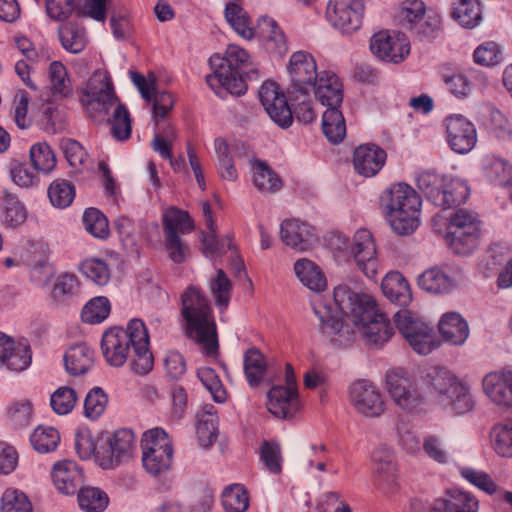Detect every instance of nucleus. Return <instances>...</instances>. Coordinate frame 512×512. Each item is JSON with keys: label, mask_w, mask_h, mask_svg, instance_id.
<instances>
[{"label": "nucleus", "mask_w": 512, "mask_h": 512, "mask_svg": "<svg viewBox=\"0 0 512 512\" xmlns=\"http://www.w3.org/2000/svg\"><path fill=\"white\" fill-rule=\"evenodd\" d=\"M333 298L342 313L341 319L322 301L313 304V311L320 321L321 333L334 345L346 346L353 340L354 330L349 322L353 323L365 344L372 348L382 347L394 334L389 320L369 295L355 292L347 285H339L334 289Z\"/></svg>", "instance_id": "nucleus-1"}, {"label": "nucleus", "mask_w": 512, "mask_h": 512, "mask_svg": "<svg viewBox=\"0 0 512 512\" xmlns=\"http://www.w3.org/2000/svg\"><path fill=\"white\" fill-rule=\"evenodd\" d=\"M131 347L134 352L131 369L136 374L146 375L153 368L154 358L149 351V335L142 320L132 319L126 329L114 327L102 336V353L110 366L121 367L126 362Z\"/></svg>", "instance_id": "nucleus-2"}, {"label": "nucleus", "mask_w": 512, "mask_h": 512, "mask_svg": "<svg viewBox=\"0 0 512 512\" xmlns=\"http://www.w3.org/2000/svg\"><path fill=\"white\" fill-rule=\"evenodd\" d=\"M181 300L187 335L200 344L207 355H216L219 349L216 324L206 296L191 285L182 294Z\"/></svg>", "instance_id": "nucleus-3"}, {"label": "nucleus", "mask_w": 512, "mask_h": 512, "mask_svg": "<svg viewBox=\"0 0 512 512\" xmlns=\"http://www.w3.org/2000/svg\"><path fill=\"white\" fill-rule=\"evenodd\" d=\"M422 200L406 183H397L384 190L380 207L392 230L401 236L412 234L420 224Z\"/></svg>", "instance_id": "nucleus-4"}, {"label": "nucleus", "mask_w": 512, "mask_h": 512, "mask_svg": "<svg viewBox=\"0 0 512 512\" xmlns=\"http://www.w3.org/2000/svg\"><path fill=\"white\" fill-rule=\"evenodd\" d=\"M309 93L310 91L287 93V99L275 82L267 81L261 85L258 94L271 120L285 129L291 126L294 117L305 124L313 121L315 114Z\"/></svg>", "instance_id": "nucleus-5"}, {"label": "nucleus", "mask_w": 512, "mask_h": 512, "mask_svg": "<svg viewBox=\"0 0 512 512\" xmlns=\"http://www.w3.org/2000/svg\"><path fill=\"white\" fill-rule=\"evenodd\" d=\"M209 63L215 71L206 76L207 84L215 89L223 87L232 95L240 96L247 90L245 74L251 78L256 73L254 68H249L252 63L248 53L237 45H229L225 57H211Z\"/></svg>", "instance_id": "nucleus-6"}, {"label": "nucleus", "mask_w": 512, "mask_h": 512, "mask_svg": "<svg viewBox=\"0 0 512 512\" xmlns=\"http://www.w3.org/2000/svg\"><path fill=\"white\" fill-rule=\"evenodd\" d=\"M165 248L175 263L185 261L189 249L181 236L194 229L193 220L188 212L174 206L165 209L162 215Z\"/></svg>", "instance_id": "nucleus-7"}, {"label": "nucleus", "mask_w": 512, "mask_h": 512, "mask_svg": "<svg viewBox=\"0 0 512 512\" xmlns=\"http://www.w3.org/2000/svg\"><path fill=\"white\" fill-rule=\"evenodd\" d=\"M481 222L466 209L450 214V250L458 256L470 255L478 246Z\"/></svg>", "instance_id": "nucleus-8"}, {"label": "nucleus", "mask_w": 512, "mask_h": 512, "mask_svg": "<svg viewBox=\"0 0 512 512\" xmlns=\"http://www.w3.org/2000/svg\"><path fill=\"white\" fill-rule=\"evenodd\" d=\"M397 329L415 352L427 355L439 347L441 341L432 329L408 310H399L393 316Z\"/></svg>", "instance_id": "nucleus-9"}, {"label": "nucleus", "mask_w": 512, "mask_h": 512, "mask_svg": "<svg viewBox=\"0 0 512 512\" xmlns=\"http://www.w3.org/2000/svg\"><path fill=\"white\" fill-rule=\"evenodd\" d=\"M386 386L394 403L404 412L418 414L423 410L425 399L405 371L397 369L387 372Z\"/></svg>", "instance_id": "nucleus-10"}, {"label": "nucleus", "mask_w": 512, "mask_h": 512, "mask_svg": "<svg viewBox=\"0 0 512 512\" xmlns=\"http://www.w3.org/2000/svg\"><path fill=\"white\" fill-rule=\"evenodd\" d=\"M80 102L86 106L91 118L107 116L111 106L118 102L110 77L102 72L94 73L87 82Z\"/></svg>", "instance_id": "nucleus-11"}, {"label": "nucleus", "mask_w": 512, "mask_h": 512, "mask_svg": "<svg viewBox=\"0 0 512 512\" xmlns=\"http://www.w3.org/2000/svg\"><path fill=\"white\" fill-rule=\"evenodd\" d=\"M134 434L129 429H119L100 438L97 463L103 469H114L132 457Z\"/></svg>", "instance_id": "nucleus-12"}, {"label": "nucleus", "mask_w": 512, "mask_h": 512, "mask_svg": "<svg viewBox=\"0 0 512 512\" xmlns=\"http://www.w3.org/2000/svg\"><path fill=\"white\" fill-rule=\"evenodd\" d=\"M337 249L349 250L353 256L356 265L363 274L373 279L377 274V257H376V245L373 240L372 234L366 229L358 230L350 242L347 238L337 236Z\"/></svg>", "instance_id": "nucleus-13"}, {"label": "nucleus", "mask_w": 512, "mask_h": 512, "mask_svg": "<svg viewBox=\"0 0 512 512\" xmlns=\"http://www.w3.org/2000/svg\"><path fill=\"white\" fill-rule=\"evenodd\" d=\"M364 10L363 0H329L326 18L333 27L350 34L360 28Z\"/></svg>", "instance_id": "nucleus-14"}, {"label": "nucleus", "mask_w": 512, "mask_h": 512, "mask_svg": "<svg viewBox=\"0 0 512 512\" xmlns=\"http://www.w3.org/2000/svg\"><path fill=\"white\" fill-rule=\"evenodd\" d=\"M370 51L379 60L398 64L410 53V45L404 34L380 31L370 39Z\"/></svg>", "instance_id": "nucleus-15"}, {"label": "nucleus", "mask_w": 512, "mask_h": 512, "mask_svg": "<svg viewBox=\"0 0 512 512\" xmlns=\"http://www.w3.org/2000/svg\"><path fill=\"white\" fill-rule=\"evenodd\" d=\"M288 73L291 83L287 93L292 94L301 91H311L313 83L319 75L315 59L305 51H297L291 55Z\"/></svg>", "instance_id": "nucleus-16"}, {"label": "nucleus", "mask_w": 512, "mask_h": 512, "mask_svg": "<svg viewBox=\"0 0 512 512\" xmlns=\"http://www.w3.org/2000/svg\"><path fill=\"white\" fill-rule=\"evenodd\" d=\"M401 16L407 28L420 37H430L438 30L440 19L427 13L422 0H405L401 7Z\"/></svg>", "instance_id": "nucleus-17"}, {"label": "nucleus", "mask_w": 512, "mask_h": 512, "mask_svg": "<svg viewBox=\"0 0 512 512\" xmlns=\"http://www.w3.org/2000/svg\"><path fill=\"white\" fill-rule=\"evenodd\" d=\"M349 399L360 414L378 417L385 410V403L380 391L368 380H358L349 387Z\"/></svg>", "instance_id": "nucleus-18"}, {"label": "nucleus", "mask_w": 512, "mask_h": 512, "mask_svg": "<svg viewBox=\"0 0 512 512\" xmlns=\"http://www.w3.org/2000/svg\"><path fill=\"white\" fill-rule=\"evenodd\" d=\"M280 238L286 246L299 252L307 251L317 242L313 227L298 219H287L281 223Z\"/></svg>", "instance_id": "nucleus-19"}, {"label": "nucleus", "mask_w": 512, "mask_h": 512, "mask_svg": "<svg viewBox=\"0 0 512 512\" xmlns=\"http://www.w3.org/2000/svg\"><path fill=\"white\" fill-rule=\"evenodd\" d=\"M485 394L495 404L512 406V371H493L485 375L482 381Z\"/></svg>", "instance_id": "nucleus-20"}, {"label": "nucleus", "mask_w": 512, "mask_h": 512, "mask_svg": "<svg viewBox=\"0 0 512 512\" xmlns=\"http://www.w3.org/2000/svg\"><path fill=\"white\" fill-rule=\"evenodd\" d=\"M375 465L374 484L382 491L391 490L396 485V465L394 455L386 445H379L372 453Z\"/></svg>", "instance_id": "nucleus-21"}, {"label": "nucleus", "mask_w": 512, "mask_h": 512, "mask_svg": "<svg viewBox=\"0 0 512 512\" xmlns=\"http://www.w3.org/2000/svg\"><path fill=\"white\" fill-rule=\"evenodd\" d=\"M268 399L269 412L278 418H292L299 410L297 389L275 385L269 390Z\"/></svg>", "instance_id": "nucleus-22"}, {"label": "nucleus", "mask_w": 512, "mask_h": 512, "mask_svg": "<svg viewBox=\"0 0 512 512\" xmlns=\"http://www.w3.org/2000/svg\"><path fill=\"white\" fill-rule=\"evenodd\" d=\"M312 90L316 99L327 108L339 107L343 101V88L339 77L330 71H321Z\"/></svg>", "instance_id": "nucleus-23"}, {"label": "nucleus", "mask_w": 512, "mask_h": 512, "mask_svg": "<svg viewBox=\"0 0 512 512\" xmlns=\"http://www.w3.org/2000/svg\"><path fill=\"white\" fill-rule=\"evenodd\" d=\"M474 125L460 114L450 115V148L459 154L470 152L476 144Z\"/></svg>", "instance_id": "nucleus-24"}, {"label": "nucleus", "mask_w": 512, "mask_h": 512, "mask_svg": "<svg viewBox=\"0 0 512 512\" xmlns=\"http://www.w3.org/2000/svg\"><path fill=\"white\" fill-rule=\"evenodd\" d=\"M385 160L386 152L375 144H363L354 151V168L365 177L376 175L383 167Z\"/></svg>", "instance_id": "nucleus-25"}, {"label": "nucleus", "mask_w": 512, "mask_h": 512, "mask_svg": "<svg viewBox=\"0 0 512 512\" xmlns=\"http://www.w3.org/2000/svg\"><path fill=\"white\" fill-rule=\"evenodd\" d=\"M476 402L469 384L450 373V416H462L475 408Z\"/></svg>", "instance_id": "nucleus-26"}, {"label": "nucleus", "mask_w": 512, "mask_h": 512, "mask_svg": "<svg viewBox=\"0 0 512 512\" xmlns=\"http://www.w3.org/2000/svg\"><path fill=\"white\" fill-rule=\"evenodd\" d=\"M52 479L61 493L71 495L81 487L82 471L72 461H61L54 465Z\"/></svg>", "instance_id": "nucleus-27"}, {"label": "nucleus", "mask_w": 512, "mask_h": 512, "mask_svg": "<svg viewBox=\"0 0 512 512\" xmlns=\"http://www.w3.org/2000/svg\"><path fill=\"white\" fill-rule=\"evenodd\" d=\"M416 185L435 206L447 204V183L443 175L425 171L416 177Z\"/></svg>", "instance_id": "nucleus-28"}, {"label": "nucleus", "mask_w": 512, "mask_h": 512, "mask_svg": "<svg viewBox=\"0 0 512 512\" xmlns=\"http://www.w3.org/2000/svg\"><path fill=\"white\" fill-rule=\"evenodd\" d=\"M383 294L392 302L405 307L412 300V292L408 281L398 271H391L382 280Z\"/></svg>", "instance_id": "nucleus-29"}, {"label": "nucleus", "mask_w": 512, "mask_h": 512, "mask_svg": "<svg viewBox=\"0 0 512 512\" xmlns=\"http://www.w3.org/2000/svg\"><path fill=\"white\" fill-rule=\"evenodd\" d=\"M94 352L85 343L71 346L64 355L66 371L73 376L85 374L93 365Z\"/></svg>", "instance_id": "nucleus-30"}, {"label": "nucleus", "mask_w": 512, "mask_h": 512, "mask_svg": "<svg viewBox=\"0 0 512 512\" xmlns=\"http://www.w3.org/2000/svg\"><path fill=\"white\" fill-rule=\"evenodd\" d=\"M58 37L61 46L72 54L82 52L87 44L86 29L74 21L59 26Z\"/></svg>", "instance_id": "nucleus-31"}, {"label": "nucleus", "mask_w": 512, "mask_h": 512, "mask_svg": "<svg viewBox=\"0 0 512 512\" xmlns=\"http://www.w3.org/2000/svg\"><path fill=\"white\" fill-rule=\"evenodd\" d=\"M294 271L300 282L313 291H322L326 287V279L311 260L302 258L295 262Z\"/></svg>", "instance_id": "nucleus-32"}, {"label": "nucleus", "mask_w": 512, "mask_h": 512, "mask_svg": "<svg viewBox=\"0 0 512 512\" xmlns=\"http://www.w3.org/2000/svg\"><path fill=\"white\" fill-rule=\"evenodd\" d=\"M338 108H327L322 116L323 133L333 144L340 143L346 135L345 120Z\"/></svg>", "instance_id": "nucleus-33"}, {"label": "nucleus", "mask_w": 512, "mask_h": 512, "mask_svg": "<svg viewBox=\"0 0 512 512\" xmlns=\"http://www.w3.org/2000/svg\"><path fill=\"white\" fill-rule=\"evenodd\" d=\"M483 169L491 182L512 187V166L506 160L494 155L486 156Z\"/></svg>", "instance_id": "nucleus-34"}, {"label": "nucleus", "mask_w": 512, "mask_h": 512, "mask_svg": "<svg viewBox=\"0 0 512 512\" xmlns=\"http://www.w3.org/2000/svg\"><path fill=\"white\" fill-rule=\"evenodd\" d=\"M4 196L0 202V219L8 227H18L26 219V211L19 202L18 198L4 191Z\"/></svg>", "instance_id": "nucleus-35"}, {"label": "nucleus", "mask_w": 512, "mask_h": 512, "mask_svg": "<svg viewBox=\"0 0 512 512\" xmlns=\"http://www.w3.org/2000/svg\"><path fill=\"white\" fill-rule=\"evenodd\" d=\"M417 285L431 295L444 294L448 290V276L440 267H431L418 276Z\"/></svg>", "instance_id": "nucleus-36"}, {"label": "nucleus", "mask_w": 512, "mask_h": 512, "mask_svg": "<svg viewBox=\"0 0 512 512\" xmlns=\"http://www.w3.org/2000/svg\"><path fill=\"white\" fill-rule=\"evenodd\" d=\"M225 18L233 30L244 39L254 36L247 12L237 3L229 2L225 7Z\"/></svg>", "instance_id": "nucleus-37"}, {"label": "nucleus", "mask_w": 512, "mask_h": 512, "mask_svg": "<svg viewBox=\"0 0 512 512\" xmlns=\"http://www.w3.org/2000/svg\"><path fill=\"white\" fill-rule=\"evenodd\" d=\"M253 183L262 192L274 193L282 187L279 176L266 162L255 160L253 164Z\"/></svg>", "instance_id": "nucleus-38"}, {"label": "nucleus", "mask_w": 512, "mask_h": 512, "mask_svg": "<svg viewBox=\"0 0 512 512\" xmlns=\"http://www.w3.org/2000/svg\"><path fill=\"white\" fill-rule=\"evenodd\" d=\"M424 380L431 396L439 403L443 402L448 392V369L444 366H431Z\"/></svg>", "instance_id": "nucleus-39"}, {"label": "nucleus", "mask_w": 512, "mask_h": 512, "mask_svg": "<svg viewBox=\"0 0 512 512\" xmlns=\"http://www.w3.org/2000/svg\"><path fill=\"white\" fill-rule=\"evenodd\" d=\"M77 491L79 506L86 512H103L109 504L108 495L100 488L81 486Z\"/></svg>", "instance_id": "nucleus-40"}, {"label": "nucleus", "mask_w": 512, "mask_h": 512, "mask_svg": "<svg viewBox=\"0 0 512 512\" xmlns=\"http://www.w3.org/2000/svg\"><path fill=\"white\" fill-rule=\"evenodd\" d=\"M267 366L263 354L256 348L248 349L244 354V372L250 386L257 387Z\"/></svg>", "instance_id": "nucleus-41"}, {"label": "nucleus", "mask_w": 512, "mask_h": 512, "mask_svg": "<svg viewBox=\"0 0 512 512\" xmlns=\"http://www.w3.org/2000/svg\"><path fill=\"white\" fill-rule=\"evenodd\" d=\"M221 502L226 512H246L249 507V495L241 484H232L223 490Z\"/></svg>", "instance_id": "nucleus-42"}, {"label": "nucleus", "mask_w": 512, "mask_h": 512, "mask_svg": "<svg viewBox=\"0 0 512 512\" xmlns=\"http://www.w3.org/2000/svg\"><path fill=\"white\" fill-rule=\"evenodd\" d=\"M452 17L464 28L472 29L482 19L478 0H460L454 7Z\"/></svg>", "instance_id": "nucleus-43"}, {"label": "nucleus", "mask_w": 512, "mask_h": 512, "mask_svg": "<svg viewBox=\"0 0 512 512\" xmlns=\"http://www.w3.org/2000/svg\"><path fill=\"white\" fill-rule=\"evenodd\" d=\"M107 120L111 124V133L115 139L125 141L130 138L132 131L131 118L124 104L118 102L111 118Z\"/></svg>", "instance_id": "nucleus-44"}, {"label": "nucleus", "mask_w": 512, "mask_h": 512, "mask_svg": "<svg viewBox=\"0 0 512 512\" xmlns=\"http://www.w3.org/2000/svg\"><path fill=\"white\" fill-rule=\"evenodd\" d=\"M32 361V353L30 346L26 340L14 341V348L7 355L4 365L15 372L26 370Z\"/></svg>", "instance_id": "nucleus-45"}, {"label": "nucleus", "mask_w": 512, "mask_h": 512, "mask_svg": "<svg viewBox=\"0 0 512 512\" xmlns=\"http://www.w3.org/2000/svg\"><path fill=\"white\" fill-rule=\"evenodd\" d=\"M30 442L33 448L39 453H49L58 446L60 435L53 427L39 426L31 435Z\"/></svg>", "instance_id": "nucleus-46"}, {"label": "nucleus", "mask_w": 512, "mask_h": 512, "mask_svg": "<svg viewBox=\"0 0 512 512\" xmlns=\"http://www.w3.org/2000/svg\"><path fill=\"white\" fill-rule=\"evenodd\" d=\"M48 197L53 206L66 208L72 203L75 197L74 186L66 180H55L48 188Z\"/></svg>", "instance_id": "nucleus-47"}, {"label": "nucleus", "mask_w": 512, "mask_h": 512, "mask_svg": "<svg viewBox=\"0 0 512 512\" xmlns=\"http://www.w3.org/2000/svg\"><path fill=\"white\" fill-rule=\"evenodd\" d=\"M48 74L53 94L67 97L72 88L65 66L59 61H53L49 66Z\"/></svg>", "instance_id": "nucleus-48"}, {"label": "nucleus", "mask_w": 512, "mask_h": 512, "mask_svg": "<svg viewBox=\"0 0 512 512\" xmlns=\"http://www.w3.org/2000/svg\"><path fill=\"white\" fill-rule=\"evenodd\" d=\"M30 160L35 170L48 173L56 165L55 155L46 143L34 144L30 149Z\"/></svg>", "instance_id": "nucleus-49"}, {"label": "nucleus", "mask_w": 512, "mask_h": 512, "mask_svg": "<svg viewBox=\"0 0 512 512\" xmlns=\"http://www.w3.org/2000/svg\"><path fill=\"white\" fill-rule=\"evenodd\" d=\"M173 452L165 450L143 452L142 462L145 470L151 475H160L167 472L172 464Z\"/></svg>", "instance_id": "nucleus-50"}, {"label": "nucleus", "mask_w": 512, "mask_h": 512, "mask_svg": "<svg viewBox=\"0 0 512 512\" xmlns=\"http://www.w3.org/2000/svg\"><path fill=\"white\" fill-rule=\"evenodd\" d=\"M1 512H32L28 497L18 489H6L1 497Z\"/></svg>", "instance_id": "nucleus-51"}, {"label": "nucleus", "mask_w": 512, "mask_h": 512, "mask_svg": "<svg viewBox=\"0 0 512 512\" xmlns=\"http://www.w3.org/2000/svg\"><path fill=\"white\" fill-rule=\"evenodd\" d=\"M110 313V303L106 297L91 299L82 310V320L85 323L97 324L105 320Z\"/></svg>", "instance_id": "nucleus-52"}, {"label": "nucleus", "mask_w": 512, "mask_h": 512, "mask_svg": "<svg viewBox=\"0 0 512 512\" xmlns=\"http://www.w3.org/2000/svg\"><path fill=\"white\" fill-rule=\"evenodd\" d=\"M209 288L215 299V304L220 309L227 308L230 301L232 284L223 270L219 269L217 271L216 277L209 283Z\"/></svg>", "instance_id": "nucleus-53"}, {"label": "nucleus", "mask_w": 512, "mask_h": 512, "mask_svg": "<svg viewBox=\"0 0 512 512\" xmlns=\"http://www.w3.org/2000/svg\"><path fill=\"white\" fill-rule=\"evenodd\" d=\"M77 402V394L74 389L63 386L56 389L50 397V405L58 415L70 413Z\"/></svg>", "instance_id": "nucleus-54"}, {"label": "nucleus", "mask_w": 512, "mask_h": 512, "mask_svg": "<svg viewBox=\"0 0 512 512\" xmlns=\"http://www.w3.org/2000/svg\"><path fill=\"white\" fill-rule=\"evenodd\" d=\"M197 376L204 387L211 393L213 400L223 403L226 400V390L216 372L209 367L199 368Z\"/></svg>", "instance_id": "nucleus-55"}, {"label": "nucleus", "mask_w": 512, "mask_h": 512, "mask_svg": "<svg viewBox=\"0 0 512 512\" xmlns=\"http://www.w3.org/2000/svg\"><path fill=\"white\" fill-rule=\"evenodd\" d=\"M85 229L96 238H105L109 233L106 216L96 208H88L83 215Z\"/></svg>", "instance_id": "nucleus-56"}, {"label": "nucleus", "mask_w": 512, "mask_h": 512, "mask_svg": "<svg viewBox=\"0 0 512 512\" xmlns=\"http://www.w3.org/2000/svg\"><path fill=\"white\" fill-rule=\"evenodd\" d=\"M143 452L165 450V452H173L171 441L167 433L162 428H153L143 434L141 441Z\"/></svg>", "instance_id": "nucleus-57"}, {"label": "nucleus", "mask_w": 512, "mask_h": 512, "mask_svg": "<svg viewBox=\"0 0 512 512\" xmlns=\"http://www.w3.org/2000/svg\"><path fill=\"white\" fill-rule=\"evenodd\" d=\"M459 471L466 481L483 490L487 494L492 495L496 493L497 484L486 472L472 467H459Z\"/></svg>", "instance_id": "nucleus-58"}, {"label": "nucleus", "mask_w": 512, "mask_h": 512, "mask_svg": "<svg viewBox=\"0 0 512 512\" xmlns=\"http://www.w3.org/2000/svg\"><path fill=\"white\" fill-rule=\"evenodd\" d=\"M108 397L100 387L91 389L84 400L85 416L90 419L98 418L105 410Z\"/></svg>", "instance_id": "nucleus-59"}, {"label": "nucleus", "mask_w": 512, "mask_h": 512, "mask_svg": "<svg viewBox=\"0 0 512 512\" xmlns=\"http://www.w3.org/2000/svg\"><path fill=\"white\" fill-rule=\"evenodd\" d=\"M474 61L482 66H494L501 62L502 53L496 42L489 41L479 45L473 53Z\"/></svg>", "instance_id": "nucleus-60"}, {"label": "nucleus", "mask_w": 512, "mask_h": 512, "mask_svg": "<svg viewBox=\"0 0 512 512\" xmlns=\"http://www.w3.org/2000/svg\"><path fill=\"white\" fill-rule=\"evenodd\" d=\"M476 497L463 490L450 489V512H478Z\"/></svg>", "instance_id": "nucleus-61"}, {"label": "nucleus", "mask_w": 512, "mask_h": 512, "mask_svg": "<svg viewBox=\"0 0 512 512\" xmlns=\"http://www.w3.org/2000/svg\"><path fill=\"white\" fill-rule=\"evenodd\" d=\"M83 274L97 285H105L110 278V271L105 262L91 259L82 263Z\"/></svg>", "instance_id": "nucleus-62"}, {"label": "nucleus", "mask_w": 512, "mask_h": 512, "mask_svg": "<svg viewBox=\"0 0 512 512\" xmlns=\"http://www.w3.org/2000/svg\"><path fill=\"white\" fill-rule=\"evenodd\" d=\"M47 15L56 21L67 20L79 6L75 0H45Z\"/></svg>", "instance_id": "nucleus-63"}, {"label": "nucleus", "mask_w": 512, "mask_h": 512, "mask_svg": "<svg viewBox=\"0 0 512 512\" xmlns=\"http://www.w3.org/2000/svg\"><path fill=\"white\" fill-rule=\"evenodd\" d=\"M492 441L497 454L502 457L512 456V428L495 427L492 431Z\"/></svg>", "instance_id": "nucleus-64"}]
</instances>
